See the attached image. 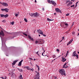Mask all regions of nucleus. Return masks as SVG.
<instances>
[{"label": "nucleus", "mask_w": 79, "mask_h": 79, "mask_svg": "<svg viewBox=\"0 0 79 79\" xmlns=\"http://www.w3.org/2000/svg\"><path fill=\"white\" fill-rule=\"evenodd\" d=\"M29 15L31 17H36L39 16L37 12H35V13H34V14H33L32 13L30 14V13H29Z\"/></svg>", "instance_id": "f257e3e1"}, {"label": "nucleus", "mask_w": 79, "mask_h": 79, "mask_svg": "<svg viewBox=\"0 0 79 79\" xmlns=\"http://www.w3.org/2000/svg\"><path fill=\"white\" fill-rule=\"evenodd\" d=\"M48 3L52 4L54 6H56V3L53 1H50V0H47Z\"/></svg>", "instance_id": "f03ea898"}, {"label": "nucleus", "mask_w": 79, "mask_h": 79, "mask_svg": "<svg viewBox=\"0 0 79 79\" xmlns=\"http://www.w3.org/2000/svg\"><path fill=\"white\" fill-rule=\"evenodd\" d=\"M60 73L62 75H65V70L64 69H61L59 71Z\"/></svg>", "instance_id": "7ed1b4c3"}, {"label": "nucleus", "mask_w": 79, "mask_h": 79, "mask_svg": "<svg viewBox=\"0 0 79 79\" xmlns=\"http://www.w3.org/2000/svg\"><path fill=\"white\" fill-rule=\"evenodd\" d=\"M72 56H76L77 57V59L78 58V55L76 53V51H75L73 52V53Z\"/></svg>", "instance_id": "20e7f679"}, {"label": "nucleus", "mask_w": 79, "mask_h": 79, "mask_svg": "<svg viewBox=\"0 0 79 79\" xmlns=\"http://www.w3.org/2000/svg\"><path fill=\"white\" fill-rule=\"evenodd\" d=\"M40 73L38 72L36 75L34 79H40Z\"/></svg>", "instance_id": "39448f33"}, {"label": "nucleus", "mask_w": 79, "mask_h": 79, "mask_svg": "<svg viewBox=\"0 0 79 79\" xmlns=\"http://www.w3.org/2000/svg\"><path fill=\"white\" fill-rule=\"evenodd\" d=\"M0 3L3 6H8V4L6 3H3V2H0Z\"/></svg>", "instance_id": "423d86ee"}, {"label": "nucleus", "mask_w": 79, "mask_h": 79, "mask_svg": "<svg viewBox=\"0 0 79 79\" xmlns=\"http://www.w3.org/2000/svg\"><path fill=\"white\" fill-rule=\"evenodd\" d=\"M9 10V9H8L7 8H6L4 9H1V10L2 11H5L6 12H7L8 11V10Z\"/></svg>", "instance_id": "0eeeda50"}, {"label": "nucleus", "mask_w": 79, "mask_h": 79, "mask_svg": "<svg viewBox=\"0 0 79 79\" xmlns=\"http://www.w3.org/2000/svg\"><path fill=\"white\" fill-rule=\"evenodd\" d=\"M0 35H2L3 37L5 35V34H4V32H3V31H1V32H0Z\"/></svg>", "instance_id": "6e6552de"}, {"label": "nucleus", "mask_w": 79, "mask_h": 79, "mask_svg": "<svg viewBox=\"0 0 79 79\" xmlns=\"http://www.w3.org/2000/svg\"><path fill=\"white\" fill-rule=\"evenodd\" d=\"M56 12L57 13H61V11L60 10V9H59L58 8H56Z\"/></svg>", "instance_id": "1a4fd4ad"}, {"label": "nucleus", "mask_w": 79, "mask_h": 79, "mask_svg": "<svg viewBox=\"0 0 79 79\" xmlns=\"http://www.w3.org/2000/svg\"><path fill=\"white\" fill-rule=\"evenodd\" d=\"M37 31L38 32V33L40 34H41L43 33V32L40 30H37Z\"/></svg>", "instance_id": "9d476101"}, {"label": "nucleus", "mask_w": 79, "mask_h": 79, "mask_svg": "<svg viewBox=\"0 0 79 79\" xmlns=\"http://www.w3.org/2000/svg\"><path fill=\"white\" fill-rule=\"evenodd\" d=\"M23 61V60H22L19 63V64H18V66H21L22 64V63Z\"/></svg>", "instance_id": "9b49d317"}, {"label": "nucleus", "mask_w": 79, "mask_h": 79, "mask_svg": "<svg viewBox=\"0 0 79 79\" xmlns=\"http://www.w3.org/2000/svg\"><path fill=\"white\" fill-rule=\"evenodd\" d=\"M28 38H29V39H30V40H31V41H33V39L29 35Z\"/></svg>", "instance_id": "f8f14e48"}, {"label": "nucleus", "mask_w": 79, "mask_h": 79, "mask_svg": "<svg viewBox=\"0 0 79 79\" xmlns=\"http://www.w3.org/2000/svg\"><path fill=\"white\" fill-rule=\"evenodd\" d=\"M73 3V2L69 1V3L68 4V6H69L70 5H71Z\"/></svg>", "instance_id": "ddd939ff"}, {"label": "nucleus", "mask_w": 79, "mask_h": 79, "mask_svg": "<svg viewBox=\"0 0 79 79\" xmlns=\"http://www.w3.org/2000/svg\"><path fill=\"white\" fill-rule=\"evenodd\" d=\"M17 61V60H15V61L13 62V63H12V65H15V63Z\"/></svg>", "instance_id": "4468645a"}, {"label": "nucleus", "mask_w": 79, "mask_h": 79, "mask_svg": "<svg viewBox=\"0 0 79 79\" xmlns=\"http://www.w3.org/2000/svg\"><path fill=\"white\" fill-rule=\"evenodd\" d=\"M66 64L67 63H65L64 65V66H63V67L64 68H67L68 67L67 66H65L66 65Z\"/></svg>", "instance_id": "2eb2a0df"}, {"label": "nucleus", "mask_w": 79, "mask_h": 79, "mask_svg": "<svg viewBox=\"0 0 79 79\" xmlns=\"http://www.w3.org/2000/svg\"><path fill=\"white\" fill-rule=\"evenodd\" d=\"M66 61V59H65V58H63V59H62V61L64 62Z\"/></svg>", "instance_id": "dca6fc26"}, {"label": "nucleus", "mask_w": 79, "mask_h": 79, "mask_svg": "<svg viewBox=\"0 0 79 79\" xmlns=\"http://www.w3.org/2000/svg\"><path fill=\"white\" fill-rule=\"evenodd\" d=\"M24 68H26V69H28V70H29V69H30V68H29V66L25 67Z\"/></svg>", "instance_id": "f3484780"}, {"label": "nucleus", "mask_w": 79, "mask_h": 79, "mask_svg": "<svg viewBox=\"0 0 79 79\" xmlns=\"http://www.w3.org/2000/svg\"><path fill=\"white\" fill-rule=\"evenodd\" d=\"M18 70H19V71L20 72H23V70L22 69H18Z\"/></svg>", "instance_id": "a211bd4d"}, {"label": "nucleus", "mask_w": 79, "mask_h": 79, "mask_svg": "<svg viewBox=\"0 0 79 79\" xmlns=\"http://www.w3.org/2000/svg\"><path fill=\"white\" fill-rule=\"evenodd\" d=\"M70 1L69 0H68L66 1V2L65 3L66 4H67L68 3H69V2Z\"/></svg>", "instance_id": "6ab92c4d"}, {"label": "nucleus", "mask_w": 79, "mask_h": 79, "mask_svg": "<svg viewBox=\"0 0 79 79\" xmlns=\"http://www.w3.org/2000/svg\"><path fill=\"white\" fill-rule=\"evenodd\" d=\"M47 20H48L49 21L53 20V19H50L49 18L47 19Z\"/></svg>", "instance_id": "aec40b11"}, {"label": "nucleus", "mask_w": 79, "mask_h": 79, "mask_svg": "<svg viewBox=\"0 0 79 79\" xmlns=\"http://www.w3.org/2000/svg\"><path fill=\"white\" fill-rule=\"evenodd\" d=\"M29 70H31V71H34V69H33V68H32V69H30H30Z\"/></svg>", "instance_id": "412c9836"}, {"label": "nucleus", "mask_w": 79, "mask_h": 79, "mask_svg": "<svg viewBox=\"0 0 79 79\" xmlns=\"http://www.w3.org/2000/svg\"><path fill=\"white\" fill-rule=\"evenodd\" d=\"M8 16V15L6 14L5 15H4V17L5 18H6V17H7Z\"/></svg>", "instance_id": "4be33fe9"}, {"label": "nucleus", "mask_w": 79, "mask_h": 79, "mask_svg": "<svg viewBox=\"0 0 79 79\" xmlns=\"http://www.w3.org/2000/svg\"><path fill=\"white\" fill-rule=\"evenodd\" d=\"M41 34V35H43L44 37H46V35H44V34H43V33H42Z\"/></svg>", "instance_id": "5701e85b"}, {"label": "nucleus", "mask_w": 79, "mask_h": 79, "mask_svg": "<svg viewBox=\"0 0 79 79\" xmlns=\"http://www.w3.org/2000/svg\"><path fill=\"white\" fill-rule=\"evenodd\" d=\"M71 43V42L70 41L69 43L67 44V45H69Z\"/></svg>", "instance_id": "b1692460"}, {"label": "nucleus", "mask_w": 79, "mask_h": 79, "mask_svg": "<svg viewBox=\"0 0 79 79\" xmlns=\"http://www.w3.org/2000/svg\"><path fill=\"white\" fill-rule=\"evenodd\" d=\"M23 35H25V36H27V35L26 33H23Z\"/></svg>", "instance_id": "393cba45"}, {"label": "nucleus", "mask_w": 79, "mask_h": 79, "mask_svg": "<svg viewBox=\"0 0 79 79\" xmlns=\"http://www.w3.org/2000/svg\"><path fill=\"white\" fill-rule=\"evenodd\" d=\"M56 51L57 52L59 53V50L58 49H57Z\"/></svg>", "instance_id": "a878e982"}, {"label": "nucleus", "mask_w": 79, "mask_h": 79, "mask_svg": "<svg viewBox=\"0 0 79 79\" xmlns=\"http://www.w3.org/2000/svg\"><path fill=\"white\" fill-rule=\"evenodd\" d=\"M1 15V17H4V15Z\"/></svg>", "instance_id": "bb28decb"}, {"label": "nucleus", "mask_w": 79, "mask_h": 79, "mask_svg": "<svg viewBox=\"0 0 79 79\" xmlns=\"http://www.w3.org/2000/svg\"><path fill=\"white\" fill-rule=\"evenodd\" d=\"M39 42L40 43V44H43V42H42L41 41H40Z\"/></svg>", "instance_id": "cd10ccee"}, {"label": "nucleus", "mask_w": 79, "mask_h": 79, "mask_svg": "<svg viewBox=\"0 0 79 79\" xmlns=\"http://www.w3.org/2000/svg\"><path fill=\"white\" fill-rule=\"evenodd\" d=\"M75 6V5L74 4L72 6H71V7H74Z\"/></svg>", "instance_id": "c85d7f7f"}, {"label": "nucleus", "mask_w": 79, "mask_h": 79, "mask_svg": "<svg viewBox=\"0 0 79 79\" xmlns=\"http://www.w3.org/2000/svg\"><path fill=\"white\" fill-rule=\"evenodd\" d=\"M38 43V41H37V40H36L35 42V44H37V43Z\"/></svg>", "instance_id": "c756f323"}, {"label": "nucleus", "mask_w": 79, "mask_h": 79, "mask_svg": "<svg viewBox=\"0 0 79 79\" xmlns=\"http://www.w3.org/2000/svg\"><path fill=\"white\" fill-rule=\"evenodd\" d=\"M20 79H23V77H22V75H21L20 77Z\"/></svg>", "instance_id": "7c9ffc66"}, {"label": "nucleus", "mask_w": 79, "mask_h": 79, "mask_svg": "<svg viewBox=\"0 0 79 79\" xmlns=\"http://www.w3.org/2000/svg\"><path fill=\"white\" fill-rule=\"evenodd\" d=\"M15 15L16 17H18V16L19 15L18 14H15Z\"/></svg>", "instance_id": "2f4dec72"}, {"label": "nucleus", "mask_w": 79, "mask_h": 79, "mask_svg": "<svg viewBox=\"0 0 79 79\" xmlns=\"http://www.w3.org/2000/svg\"><path fill=\"white\" fill-rule=\"evenodd\" d=\"M24 21L26 22H27V20L26 19H24Z\"/></svg>", "instance_id": "473e14b6"}, {"label": "nucleus", "mask_w": 79, "mask_h": 79, "mask_svg": "<svg viewBox=\"0 0 79 79\" xmlns=\"http://www.w3.org/2000/svg\"><path fill=\"white\" fill-rule=\"evenodd\" d=\"M64 24H65V25L67 27L68 25V24L67 23H64Z\"/></svg>", "instance_id": "72a5a7b5"}, {"label": "nucleus", "mask_w": 79, "mask_h": 79, "mask_svg": "<svg viewBox=\"0 0 79 79\" xmlns=\"http://www.w3.org/2000/svg\"><path fill=\"white\" fill-rule=\"evenodd\" d=\"M44 52H43L42 54V55L43 56H46L44 55H43L44 54Z\"/></svg>", "instance_id": "f704fd0d"}, {"label": "nucleus", "mask_w": 79, "mask_h": 79, "mask_svg": "<svg viewBox=\"0 0 79 79\" xmlns=\"http://www.w3.org/2000/svg\"><path fill=\"white\" fill-rule=\"evenodd\" d=\"M73 39H71V40H70V41L71 43H72V42L73 41Z\"/></svg>", "instance_id": "c9c22d12"}, {"label": "nucleus", "mask_w": 79, "mask_h": 79, "mask_svg": "<svg viewBox=\"0 0 79 79\" xmlns=\"http://www.w3.org/2000/svg\"><path fill=\"white\" fill-rule=\"evenodd\" d=\"M11 24H12V25H13L14 24V22H12L11 23Z\"/></svg>", "instance_id": "e433bc0d"}, {"label": "nucleus", "mask_w": 79, "mask_h": 79, "mask_svg": "<svg viewBox=\"0 0 79 79\" xmlns=\"http://www.w3.org/2000/svg\"><path fill=\"white\" fill-rule=\"evenodd\" d=\"M52 57H53V58H55V55H53V56H52Z\"/></svg>", "instance_id": "4c0bfd02"}, {"label": "nucleus", "mask_w": 79, "mask_h": 79, "mask_svg": "<svg viewBox=\"0 0 79 79\" xmlns=\"http://www.w3.org/2000/svg\"><path fill=\"white\" fill-rule=\"evenodd\" d=\"M69 15V14H66V16H68Z\"/></svg>", "instance_id": "58836bf2"}, {"label": "nucleus", "mask_w": 79, "mask_h": 79, "mask_svg": "<svg viewBox=\"0 0 79 79\" xmlns=\"http://www.w3.org/2000/svg\"><path fill=\"white\" fill-rule=\"evenodd\" d=\"M42 10H43V11H44V8H43Z\"/></svg>", "instance_id": "ea45409f"}, {"label": "nucleus", "mask_w": 79, "mask_h": 79, "mask_svg": "<svg viewBox=\"0 0 79 79\" xmlns=\"http://www.w3.org/2000/svg\"><path fill=\"white\" fill-rule=\"evenodd\" d=\"M2 22H3L4 23L6 21L5 20H4L3 21H2Z\"/></svg>", "instance_id": "a19ab883"}, {"label": "nucleus", "mask_w": 79, "mask_h": 79, "mask_svg": "<svg viewBox=\"0 0 79 79\" xmlns=\"http://www.w3.org/2000/svg\"><path fill=\"white\" fill-rule=\"evenodd\" d=\"M75 34V32H72V34L74 35Z\"/></svg>", "instance_id": "79ce46f5"}, {"label": "nucleus", "mask_w": 79, "mask_h": 79, "mask_svg": "<svg viewBox=\"0 0 79 79\" xmlns=\"http://www.w3.org/2000/svg\"><path fill=\"white\" fill-rule=\"evenodd\" d=\"M64 37H62V40H63L64 39Z\"/></svg>", "instance_id": "37998d69"}, {"label": "nucleus", "mask_w": 79, "mask_h": 79, "mask_svg": "<svg viewBox=\"0 0 79 79\" xmlns=\"http://www.w3.org/2000/svg\"><path fill=\"white\" fill-rule=\"evenodd\" d=\"M39 52V51H37V52H36V54H38Z\"/></svg>", "instance_id": "c03bdc74"}, {"label": "nucleus", "mask_w": 79, "mask_h": 79, "mask_svg": "<svg viewBox=\"0 0 79 79\" xmlns=\"http://www.w3.org/2000/svg\"><path fill=\"white\" fill-rule=\"evenodd\" d=\"M36 66L38 68L39 67L37 64H36Z\"/></svg>", "instance_id": "a18cd8bd"}, {"label": "nucleus", "mask_w": 79, "mask_h": 79, "mask_svg": "<svg viewBox=\"0 0 79 79\" xmlns=\"http://www.w3.org/2000/svg\"><path fill=\"white\" fill-rule=\"evenodd\" d=\"M38 70H40V67H38Z\"/></svg>", "instance_id": "49530a36"}, {"label": "nucleus", "mask_w": 79, "mask_h": 79, "mask_svg": "<svg viewBox=\"0 0 79 79\" xmlns=\"http://www.w3.org/2000/svg\"><path fill=\"white\" fill-rule=\"evenodd\" d=\"M78 2H76V5H77Z\"/></svg>", "instance_id": "de8ad7c7"}, {"label": "nucleus", "mask_w": 79, "mask_h": 79, "mask_svg": "<svg viewBox=\"0 0 79 79\" xmlns=\"http://www.w3.org/2000/svg\"><path fill=\"white\" fill-rule=\"evenodd\" d=\"M55 79H57V77H56L55 78Z\"/></svg>", "instance_id": "09e8293b"}, {"label": "nucleus", "mask_w": 79, "mask_h": 79, "mask_svg": "<svg viewBox=\"0 0 79 79\" xmlns=\"http://www.w3.org/2000/svg\"><path fill=\"white\" fill-rule=\"evenodd\" d=\"M70 29H69V30L68 31V32H69L70 31Z\"/></svg>", "instance_id": "8fccbe9b"}, {"label": "nucleus", "mask_w": 79, "mask_h": 79, "mask_svg": "<svg viewBox=\"0 0 79 79\" xmlns=\"http://www.w3.org/2000/svg\"><path fill=\"white\" fill-rule=\"evenodd\" d=\"M35 3H36L37 1H36V0H35Z\"/></svg>", "instance_id": "3c124183"}, {"label": "nucleus", "mask_w": 79, "mask_h": 79, "mask_svg": "<svg viewBox=\"0 0 79 79\" xmlns=\"http://www.w3.org/2000/svg\"><path fill=\"white\" fill-rule=\"evenodd\" d=\"M29 59L33 60V59L31 58H29Z\"/></svg>", "instance_id": "603ef678"}, {"label": "nucleus", "mask_w": 79, "mask_h": 79, "mask_svg": "<svg viewBox=\"0 0 79 79\" xmlns=\"http://www.w3.org/2000/svg\"><path fill=\"white\" fill-rule=\"evenodd\" d=\"M69 51L67 52V54H68V53H69Z\"/></svg>", "instance_id": "864d4df0"}, {"label": "nucleus", "mask_w": 79, "mask_h": 79, "mask_svg": "<svg viewBox=\"0 0 79 79\" xmlns=\"http://www.w3.org/2000/svg\"><path fill=\"white\" fill-rule=\"evenodd\" d=\"M77 4H76V5H75V7H77Z\"/></svg>", "instance_id": "5fc2aeb1"}, {"label": "nucleus", "mask_w": 79, "mask_h": 79, "mask_svg": "<svg viewBox=\"0 0 79 79\" xmlns=\"http://www.w3.org/2000/svg\"><path fill=\"white\" fill-rule=\"evenodd\" d=\"M1 78H2V79H4V77H2Z\"/></svg>", "instance_id": "6e6d98bb"}, {"label": "nucleus", "mask_w": 79, "mask_h": 79, "mask_svg": "<svg viewBox=\"0 0 79 79\" xmlns=\"http://www.w3.org/2000/svg\"><path fill=\"white\" fill-rule=\"evenodd\" d=\"M68 32H68V31L66 32V33H67V34H68Z\"/></svg>", "instance_id": "4d7b16f0"}, {"label": "nucleus", "mask_w": 79, "mask_h": 79, "mask_svg": "<svg viewBox=\"0 0 79 79\" xmlns=\"http://www.w3.org/2000/svg\"><path fill=\"white\" fill-rule=\"evenodd\" d=\"M68 54L67 53L66 55V56H65V57H66V56H68Z\"/></svg>", "instance_id": "13d9d810"}, {"label": "nucleus", "mask_w": 79, "mask_h": 79, "mask_svg": "<svg viewBox=\"0 0 79 79\" xmlns=\"http://www.w3.org/2000/svg\"><path fill=\"white\" fill-rule=\"evenodd\" d=\"M55 60V59L54 60H52V61L53 62V61Z\"/></svg>", "instance_id": "bf43d9fd"}, {"label": "nucleus", "mask_w": 79, "mask_h": 79, "mask_svg": "<svg viewBox=\"0 0 79 79\" xmlns=\"http://www.w3.org/2000/svg\"><path fill=\"white\" fill-rule=\"evenodd\" d=\"M35 59H34V61H35Z\"/></svg>", "instance_id": "052dcab7"}, {"label": "nucleus", "mask_w": 79, "mask_h": 79, "mask_svg": "<svg viewBox=\"0 0 79 79\" xmlns=\"http://www.w3.org/2000/svg\"><path fill=\"white\" fill-rule=\"evenodd\" d=\"M4 79H6V77L4 78Z\"/></svg>", "instance_id": "680f3d73"}, {"label": "nucleus", "mask_w": 79, "mask_h": 79, "mask_svg": "<svg viewBox=\"0 0 79 79\" xmlns=\"http://www.w3.org/2000/svg\"><path fill=\"white\" fill-rule=\"evenodd\" d=\"M6 56H8L7 54H6Z\"/></svg>", "instance_id": "e2e57ef3"}, {"label": "nucleus", "mask_w": 79, "mask_h": 79, "mask_svg": "<svg viewBox=\"0 0 79 79\" xmlns=\"http://www.w3.org/2000/svg\"><path fill=\"white\" fill-rule=\"evenodd\" d=\"M54 15H56V13H54Z\"/></svg>", "instance_id": "0e129e2a"}, {"label": "nucleus", "mask_w": 79, "mask_h": 79, "mask_svg": "<svg viewBox=\"0 0 79 79\" xmlns=\"http://www.w3.org/2000/svg\"><path fill=\"white\" fill-rule=\"evenodd\" d=\"M74 1V0H71V1Z\"/></svg>", "instance_id": "69168bd1"}, {"label": "nucleus", "mask_w": 79, "mask_h": 79, "mask_svg": "<svg viewBox=\"0 0 79 79\" xmlns=\"http://www.w3.org/2000/svg\"><path fill=\"white\" fill-rule=\"evenodd\" d=\"M78 35H79V33H78Z\"/></svg>", "instance_id": "338daca9"}, {"label": "nucleus", "mask_w": 79, "mask_h": 79, "mask_svg": "<svg viewBox=\"0 0 79 79\" xmlns=\"http://www.w3.org/2000/svg\"><path fill=\"white\" fill-rule=\"evenodd\" d=\"M78 53L79 54V52H78Z\"/></svg>", "instance_id": "774afa93"}]
</instances>
